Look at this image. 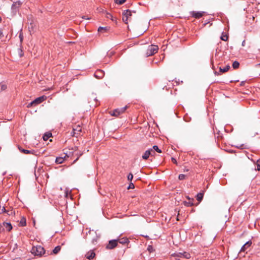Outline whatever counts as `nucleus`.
Masks as SVG:
<instances>
[{
    "label": "nucleus",
    "instance_id": "nucleus-24",
    "mask_svg": "<svg viewBox=\"0 0 260 260\" xmlns=\"http://www.w3.org/2000/svg\"><path fill=\"white\" fill-rule=\"evenodd\" d=\"M230 68V66L229 65H227L226 67H225L223 68H221V67L219 68V71L220 72L225 73L229 71V70Z\"/></svg>",
    "mask_w": 260,
    "mask_h": 260
},
{
    "label": "nucleus",
    "instance_id": "nucleus-18",
    "mask_svg": "<svg viewBox=\"0 0 260 260\" xmlns=\"http://www.w3.org/2000/svg\"><path fill=\"white\" fill-rule=\"evenodd\" d=\"M3 224L8 232H10L12 230V225L10 222H4Z\"/></svg>",
    "mask_w": 260,
    "mask_h": 260
},
{
    "label": "nucleus",
    "instance_id": "nucleus-12",
    "mask_svg": "<svg viewBox=\"0 0 260 260\" xmlns=\"http://www.w3.org/2000/svg\"><path fill=\"white\" fill-rule=\"evenodd\" d=\"M204 13L205 12H204L192 11L191 12V15L192 17L197 19H199L200 18L202 17L203 16Z\"/></svg>",
    "mask_w": 260,
    "mask_h": 260
},
{
    "label": "nucleus",
    "instance_id": "nucleus-41",
    "mask_svg": "<svg viewBox=\"0 0 260 260\" xmlns=\"http://www.w3.org/2000/svg\"><path fill=\"white\" fill-rule=\"evenodd\" d=\"M171 159H172V162H173L174 164H177V160H176V159L175 158H174V157H172V158H171Z\"/></svg>",
    "mask_w": 260,
    "mask_h": 260
},
{
    "label": "nucleus",
    "instance_id": "nucleus-30",
    "mask_svg": "<svg viewBox=\"0 0 260 260\" xmlns=\"http://www.w3.org/2000/svg\"><path fill=\"white\" fill-rule=\"evenodd\" d=\"M7 212H8V210H6L5 207H3L2 208H1V207L0 206V214L6 213Z\"/></svg>",
    "mask_w": 260,
    "mask_h": 260
},
{
    "label": "nucleus",
    "instance_id": "nucleus-15",
    "mask_svg": "<svg viewBox=\"0 0 260 260\" xmlns=\"http://www.w3.org/2000/svg\"><path fill=\"white\" fill-rule=\"evenodd\" d=\"M95 256V253L93 250H90L86 253L85 257L88 259H92Z\"/></svg>",
    "mask_w": 260,
    "mask_h": 260
},
{
    "label": "nucleus",
    "instance_id": "nucleus-37",
    "mask_svg": "<svg viewBox=\"0 0 260 260\" xmlns=\"http://www.w3.org/2000/svg\"><path fill=\"white\" fill-rule=\"evenodd\" d=\"M135 188V185L132 182H131L127 187V189H133Z\"/></svg>",
    "mask_w": 260,
    "mask_h": 260
},
{
    "label": "nucleus",
    "instance_id": "nucleus-32",
    "mask_svg": "<svg viewBox=\"0 0 260 260\" xmlns=\"http://www.w3.org/2000/svg\"><path fill=\"white\" fill-rule=\"evenodd\" d=\"M133 179V175L132 173H130L127 176V179L128 181H132Z\"/></svg>",
    "mask_w": 260,
    "mask_h": 260
},
{
    "label": "nucleus",
    "instance_id": "nucleus-21",
    "mask_svg": "<svg viewBox=\"0 0 260 260\" xmlns=\"http://www.w3.org/2000/svg\"><path fill=\"white\" fill-rule=\"evenodd\" d=\"M204 197V192H200L197 194V200L199 202H201Z\"/></svg>",
    "mask_w": 260,
    "mask_h": 260
},
{
    "label": "nucleus",
    "instance_id": "nucleus-29",
    "mask_svg": "<svg viewBox=\"0 0 260 260\" xmlns=\"http://www.w3.org/2000/svg\"><path fill=\"white\" fill-rule=\"evenodd\" d=\"M221 40L224 41H226L228 39V36L227 35H223L222 34V36L220 37Z\"/></svg>",
    "mask_w": 260,
    "mask_h": 260
},
{
    "label": "nucleus",
    "instance_id": "nucleus-36",
    "mask_svg": "<svg viewBox=\"0 0 260 260\" xmlns=\"http://www.w3.org/2000/svg\"><path fill=\"white\" fill-rule=\"evenodd\" d=\"M7 88V86L5 84H3L0 86V92L5 90Z\"/></svg>",
    "mask_w": 260,
    "mask_h": 260
},
{
    "label": "nucleus",
    "instance_id": "nucleus-45",
    "mask_svg": "<svg viewBox=\"0 0 260 260\" xmlns=\"http://www.w3.org/2000/svg\"><path fill=\"white\" fill-rule=\"evenodd\" d=\"M19 50H20V54H19L20 56V57H22V56L23 55V54L22 53V49H19Z\"/></svg>",
    "mask_w": 260,
    "mask_h": 260
},
{
    "label": "nucleus",
    "instance_id": "nucleus-9",
    "mask_svg": "<svg viewBox=\"0 0 260 260\" xmlns=\"http://www.w3.org/2000/svg\"><path fill=\"white\" fill-rule=\"evenodd\" d=\"M151 152H153L154 154H155V152L153 151V150L151 148L149 149L148 150H146L143 155H142V157L144 160H147L149 156L151 154Z\"/></svg>",
    "mask_w": 260,
    "mask_h": 260
},
{
    "label": "nucleus",
    "instance_id": "nucleus-48",
    "mask_svg": "<svg viewBox=\"0 0 260 260\" xmlns=\"http://www.w3.org/2000/svg\"><path fill=\"white\" fill-rule=\"evenodd\" d=\"M245 40H244L242 43V46H244L245 45Z\"/></svg>",
    "mask_w": 260,
    "mask_h": 260
},
{
    "label": "nucleus",
    "instance_id": "nucleus-23",
    "mask_svg": "<svg viewBox=\"0 0 260 260\" xmlns=\"http://www.w3.org/2000/svg\"><path fill=\"white\" fill-rule=\"evenodd\" d=\"M60 249H61V246H57L52 250L51 253L57 254V253H58L60 251Z\"/></svg>",
    "mask_w": 260,
    "mask_h": 260
},
{
    "label": "nucleus",
    "instance_id": "nucleus-1",
    "mask_svg": "<svg viewBox=\"0 0 260 260\" xmlns=\"http://www.w3.org/2000/svg\"><path fill=\"white\" fill-rule=\"evenodd\" d=\"M31 252L34 255L39 256L43 255L46 256L50 254L49 251L46 252L44 247L40 245L34 246L31 250Z\"/></svg>",
    "mask_w": 260,
    "mask_h": 260
},
{
    "label": "nucleus",
    "instance_id": "nucleus-20",
    "mask_svg": "<svg viewBox=\"0 0 260 260\" xmlns=\"http://www.w3.org/2000/svg\"><path fill=\"white\" fill-rule=\"evenodd\" d=\"M19 225L21 226H25L26 225V218L23 216L21 217V220L19 222Z\"/></svg>",
    "mask_w": 260,
    "mask_h": 260
},
{
    "label": "nucleus",
    "instance_id": "nucleus-2",
    "mask_svg": "<svg viewBox=\"0 0 260 260\" xmlns=\"http://www.w3.org/2000/svg\"><path fill=\"white\" fill-rule=\"evenodd\" d=\"M158 47L156 45H151L148 46L146 53V57L152 56L157 52Z\"/></svg>",
    "mask_w": 260,
    "mask_h": 260
},
{
    "label": "nucleus",
    "instance_id": "nucleus-3",
    "mask_svg": "<svg viewBox=\"0 0 260 260\" xmlns=\"http://www.w3.org/2000/svg\"><path fill=\"white\" fill-rule=\"evenodd\" d=\"M172 256L175 257L177 260H180V258L188 259L190 257V254L186 252L175 253Z\"/></svg>",
    "mask_w": 260,
    "mask_h": 260
},
{
    "label": "nucleus",
    "instance_id": "nucleus-49",
    "mask_svg": "<svg viewBox=\"0 0 260 260\" xmlns=\"http://www.w3.org/2000/svg\"><path fill=\"white\" fill-rule=\"evenodd\" d=\"M188 169L184 170V172H188Z\"/></svg>",
    "mask_w": 260,
    "mask_h": 260
},
{
    "label": "nucleus",
    "instance_id": "nucleus-52",
    "mask_svg": "<svg viewBox=\"0 0 260 260\" xmlns=\"http://www.w3.org/2000/svg\"><path fill=\"white\" fill-rule=\"evenodd\" d=\"M155 154H154V153L153 152H151V154L150 155L151 156H154Z\"/></svg>",
    "mask_w": 260,
    "mask_h": 260
},
{
    "label": "nucleus",
    "instance_id": "nucleus-25",
    "mask_svg": "<svg viewBox=\"0 0 260 260\" xmlns=\"http://www.w3.org/2000/svg\"><path fill=\"white\" fill-rule=\"evenodd\" d=\"M108 29H109V28L107 27H100L98 28V31L103 32L106 31Z\"/></svg>",
    "mask_w": 260,
    "mask_h": 260
},
{
    "label": "nucleus",
    "instance_id": "nucleus-39",
    "mask_svg": "<svg viewBox=\"0 0 260 260\" xmlns=\"http://www.w3.org/2000/svg\"><path fill=\"white\" fill-rule=\"evenodd\" d=\"M33 105H35V103H33V101H32L31 102H30V103H29L27 106V108H30L31 107V106H32Z\"/></svg>",
    "mask_w": 260,
    "mask_h": 260
},
{
    "label": "nucleus",
    "instance_id": "nucleus-42",
    "mask_svg": "<svg viewBox=\"0 0 260 260\" xmlns=\"http://www.w3.org/2000/svg\"><path fill=\"white\" fill-rule=\"evenodd\" d=\"M147 249H148V250H149L150 252H151V251L153 249V247L152 246H149Z\"/></svg>",
    "mask_w": 260,
    "mask_h": 260
},
{
    "label": "nucleus",
    "instance_id": "nucleus-11",
    "mask_svg": "<svg viewBox=\"0 0 260 260\" xmlns=\"http://www.w3.org/2000/svg\"><path fill=\"white\" fill-rule=\"evenodd\" d=\"M105 73L103 70H98L94 73V77L99 79H102L104 77Z\"/></svg>",
    "mask_w": 260,
    "mask_h": 260
},
{
    "label": "nucleus",
    "instance_id": "nucleus-44",
    "mask_svg": "<svg viewBox=\"0 0 260 260\" xmlns=\"http://www.w3.org/2000/svg\"><path fill=\"white\" fill-rule=\"evenodd\" d=\"M4 230L5 229L3 226H0V233L4 232Z\"/></svg>",
    "mask_w": 260,
    "mask_h": 260
},
{
    "label": "nucleus",
    "instance_id": "nucleus-28",
    "mask_svg": "<svg viewBox=\"0 0 260 260\" xmlns=\"http://www.w3.org/2000/svg\"><path fill=\"white\" fill-rule=\"evenodd\" d=\"M126 0H114V2L118 5H122L124 3Z\"/></svg>",
    "mask_w": 260,
    "mask_h": 260
},
{
    "label": "nucleus",
    "instance_id": "nucleus-5",
    "mask_svg": "<svg viewBox=\"0 0 260 260\" xmlns=\"http://www.w3.org/2000/svg\"><path fill=\"white\" fill-rule=\"evenodd\" d=\"M127 108V106H125L124 107L118 108L113 110L112 112H111V115L113 116H118L120 114L123 113Z\"/></svg>",
    "mask_w": 260,
    "mask_h": 260
},
{
    "label": "nucleus",
    "instance_id": "nucleus-27",
    "mask_svg": "<svg viewBox=\"0 0 260 260\" xmlns=\"http://www.w3.org/2000/svg\"><path fill=\"white\" fill-rule=\"evenodd\" d=\"M152 149L154 150H153L154 151H156L158 153H161V152H162L161 150L156 145H154Z\"/></svg>",
    "mask_w": 260,
    "mask_h": 260
},
{
    "label": "nucleus",
    "instance_id": "nucleus-33",
    "mask_svg": "<svg viewBox=\"0 0 260 260\" xmlns=\"http://www.w3.org/2000/svg\"><path fill=\"white\" fill-rule=\"evenodd\" d=\"M185 177H186V175H185L184 174H180L178 176V178L180 180H183L185 179Z\"/></svg>",
    "mask_w": 260,
    "mask_h": 260
},
{
    "label": "nucleus",
    "instance_id": "nucleus-10",
    "mask_svg": "<svg viewBox=\"0 0 260 260\" xmlns=\"http://www.w3.org/2000/svg\"><path fill=\"white\" fill-rule=\"evenodd\" d=\"M21 5L22 3L19 1L14 2L11 7L12 11L14 12H16Z\"/></svg>",
    "mask_w": 260,
    "mask_h": 260
},
{
    "label": "nucleus",
    "instance_id": "nucleus-35",
    "mask_svg": "<svg viewBox=\"0 0 260 260\" xmlns=\"http://www.w3.org/2000/svg\"><path fill=\"white\" fill-rule=\"evenodd\" d=\"M255 169L257 171L260 170V159H258L257 161V168H255Z\"/></svg>",
    "mask_w": 260,
    "mask_h": 260
},
{
    "label": "nucleus",
    "instance_id": "nucleus-19",
    "mask_svg": "<svg viewBox=\"0 0 260 260\" xmlns=\"http://www.w3.org/2000/svg\"><path fill=\"white\" fill-rule=\"evenodd\" d=\"M187 198L189 200H191V201H189L188 202L187 201H184L183 202V204L185 206H187V207H191L193 205V201H194L193 199H190V198H189L188 197H187Z\"/></svg>",
    "mask_w": 260,
    "mask_h": 260
},
{
    "label": "nucleus",
    "instance_id": "nucleus-22",
    "mask_svg": "<svg viewBox=\"0 0 260 260\" xmlns=\"http://www.w3.org/2000/svg\"><path fill=\"white\" fill-rule=\"evenodd\" d=\"M51 137H52V133L49 132V133H47L45 134L43 137V138L44 141H47Z\"/></svg>",
    "mask_w": 260,
    "mask_h": 260
},
{
    "label": "nucleus",
    "instance_id": "nucleus-34",
    "mask_svg": "<svg viewBox=\"0 0 260 260\" xmlns=\"http://www.w3.org/2000/svg\"><path fill=\"white\" fill-rule=\"evenodd\" d=\"M106 17L107 18L111 19L113 21L114 20L113 16L110 13H107Z\"/></svg>",
    "mask_w": 260,
    "mask_h": 260
},
{
    "label": "nucleus",
    "instance_id": "nucleus-4",
    "mask_svg": "<svg viewBox=\"0 0 260 260\" xmlns=\"http://www.w3.org/2000/svg\"><path fill=\"white\" fill-rule=\"evenodd\" d=\"M122 20L125 23H128V20L131 18L132 16V12L129 10H124L122 13Z\"/></svg>",
    "mask_w": 260,
    "mask_h": 260
},
{
    "label": "nucleus",
    "instance_id": "nucleus-46",
    "mask_svg": "<svg viewBox=\"0 0 260 260\" xmlns=\"http://www.w3.org/2000/svg\"><path fill=\"white\" fill-rule=\"evenodd\" d=\"M222 136H219V134H218V136H217V141H219L220 139H222Z\"/></svg>",
    "mask_w": 260,
    "mask_h": 260
},
{
    "label": "nucleus",
    "instance_id": "nucleus-43",
    "mask_svg": "<svg viewBox=\"0 0 260 260\" xmlns=\"http://www.w3.org/2000/svg\"><path fill=\"white\" fill-rule=\"evenodd\" d=\"M96 242H97L96 239H93L91 241V242L92 244H95V243H96Z\"/></svg>",
    "mask_w": 260,
    "mask_h": 260
},
{
    "label": "nucleus",
    "instance_id": "nucleus-40",
    "mask_svg": "<svg viewBox=\"0 0 260 260\" xmlns=\"http://www.w3.org/2000/svg\"><path fill=\"white\" fill-rule=\"evenodd\" d=\"M9 215H12L13 214H14V212H13L12 210L6 212Z\"/></svg>",
    "mask_w": 260,
    "mask_h": 260
},
{
    "label": "nucleus",
    "instance_id": "nucleus-17",
    "mask_svg": "<svg viewBox=\"0 0 260 260\" xmlns=\"http://www.w3.org/2000/svg\"><path fill=\"white\" fill-rule=\"evenodd\" d=\"M46 97H45V96H40V97H39V98L36 99L35 100H34L33 103H34L35 105H36L41 103L45 100H46Z\"/></svg>",
    "mask_w": 260,
    "mask_h": 260
},
{
    "label": "nucleus",
    "instance_id": "nucleus-47",
    "mask_svg": "<svg viewBox=\"0 0 260 260\" xmlns=\"http://www.w3.org/2000/svg\"><path fill=\"white\" fill-rule=\"evenodd\" d=\"M82 18L83 19H90V18H89L87 17V16H82Z\"/></svg>",
    "mask_w": 260,
    "mask_h": 260
},
{
    "label": "nucleus",
    "instance_id": "nucleus-7",
    "mask_svg": "<svg viewBox=\"0 0 260 260\" xmlns=\"http://www.w3.org/2000/svg\"><path fill=\"white\" fill-rule=\"evenodd\" d=\"M118 245V241L116 239L110 240L107 244V249H113Z\"/></svg>",
    "mask_w": 260,
    "mask_h": 260
},
{
    "label": "nucleus",
    "instance_id": "nucleus-13",
    "mask_svg": "<svg viewBox=\"0 0 260 260\" xmlns=\"http://www.w3.org/2000/svg\"><path fill=\"white\" fill-rule=\"evenodd\" d=\"M18 148L21 152H22L25 154H35V151L34 150H28L24 149L19 146H18Z\"/></svg>",
    "mask_w": 260,
    "mask_h": 260
},
{
    "label": "nucleus",
    "instance_id": "nucleus-31",
    "mask_svg": "<svg viewBox=\"0 0 260 260\" xmlns=\"http://www.w3.org/2000/svg\"><path fill=\"white\" fill-rule=\"evenodd\" d=\"M19 38L20 39V43L21 44L23 41V33L22 32H20L19 33Z\"/></svg>",
    "mask_w": 260,
    "mask_h": 260
},
{
    "label": "nucleus",
    "instance_id": "nucleus-50",
    "mask_svg": "<svg viewBox=\"0 0 260 260\" xmlns=\"http://www.w3.org/2000/svg\"><path fill=\"white\" fill-rule=\"evenodd\" d=\"M214 73H215V75H219V73H218L217 72H215Z\"/></svg>",
    "mask_w": 260,
    "mask_h": 260
},
{
    "label": "nucleus",
    "instance_id": "nucleus-6",
    "mask_svg": "<svg viewBox=\"0 0 260 260\" xmlns=\"http://www.w3.org/2000/svg\"><path fill=\"white\" fill-rule=\"evenodd\" d=\"M81 131V127L79 125H76L75 127L73 128L72 132L71 133V135L73 137L77 138L80 136Z\"/></svg>",
    "mask_w": 260,
    "mask_h": 260
},
{
    "label": "nucleus",
    "instance_id": "nucleus-53",
    "mask_svg": "<svg viewBox=\"0 0 260 260\" xmlns=\"http://www.w3.org/2000/svg\"><path fill=\"white\" fill-rule=\"evenodd\" d=\"M1 21H2V18H1V17H0V22H1Z\"/></svg>",
    "mask_w": 260,
    "mask_h": 260
},
{
    "label": "nucleus",
    "instance_id": "nucleus-38",
    "mask_svg": "<svg viewBox=\"0 0 260 260\" xmlns=\"http://www.w3.org/2000/svg\"><path fill=\"white\" fill-rule=\"evenodd\" d=\"M239 148L240 149H247L248 147L247 146V145H244V144H242L240 147Z\"/></svg>",
    "mask_w": 260,
    "mask_h": 260
},
{
    "label": "nucleus",
    "instance_id": "nucleus-26",
    "mask_svg": "<svg viewBox=\"0 0 260 260\" xmlns=\"http://www.w3.org/2000/svg\"><path fill=\"white\" fill-rule=\"evenodd\" d=\"M239 66H240V63L238 61H235L233 63V64H232V66H233V68L234 69H238L239 67Z\"/></svg>",
    "mask_w": 260,
    "mask_h": 260
},
{
    "label": "nucleus",
    "instance_id": "nucleus-8",
    "mask_svg": "<svg viewBox=\"0 0 260 260\" xmlns=\"http://www.w3.org/2000/svg\"><path fill=\"white\" fill-rule=\"evenodd\" d=\"M71 153H73V152H69V154L68 153V152H66L65 153V156L63 157H57L56 158V159H55V162L56 163L58 164H62L64 160V159L66 157H69V155H70Z\"/></svg>",
    "mask_w": 260,
    "mask_h": 260
},
{
    "label": "nucleus",
    "instance_id": "nucleus-14",
    "mask_svg": "<svg viewBox=\"0 0 260 260\" xmlns=\"http://www.w3.org/2000/svg\"><path fill=\"white\" fill-rule=\"evenodd\" d=\"M252 244V241L249 240L245 243L241 248L240 252H245L246 249L249 247Z\"/></svg>",
    "mask_w": 260,
    "mask_h": 260
},
{
    "label": "nucleus",
    "instance_id": "nucleus-51",
    "mask_svg": "<svg viewBox=\"0 0 260 260\" xmlns=\"http://www.w3.org/2000/svg\"><path fill=\"white\" fill-rule=\"evenodd\" d=\"M79 158V157H78L75 160L74 162L76 161Z\"/></svg>",
    "mask_w": 260,
    "mask_h": 260
},
{
    "label": "nucleus",
    "instance_id": "nucleus-16",
    "mask_svg": "<svg viewBox=\"0 0 260 260\" xmlns=\"http://www.w3.org/2000/svg\"><path fill=\"white\" fill-rule=\"evenodd\" d=\"M116 240L118 241V243L119 242V243L122 245L128 244L129 243V240L126 237H123L121 238H119Z\"/></svg>",
    "mask_w": 260,
    "mask_h": 260
}]
</instances>
